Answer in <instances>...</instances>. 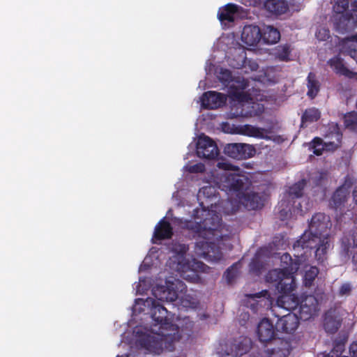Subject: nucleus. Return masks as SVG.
I'll return each mask as SVG.
<instances>
[{"mask_svg": "<svg viewBox=\"0 0 357 357\" xmlns=\"http://www.w3.org/2000/svg\"><path fill=\"white\" fill-rule=\"evenodd\" d=\"M144 305L150 307L154 323L150 329L145 328V332L140 329L135 331L139 345L149 353L157 355L174 351L175 343L180 340L181 335L178 326L172 323L170 313L152 298H147Z\"/></svg>", "mask_w": 357, "mask_h": 357, "instance_id": "f257e3e1", "label": "nucleus"}, {"mask_svg": "<svg viewBox=\"0 0 357 357\" xmlns=\"http://www.w3.org/2000/svg\"><path fill=\"white\" fill-rule=\"evenodd\" d=\"M193 215L195 219L201 218V220L188 221L185 227L202 238L196 243V252L205 259H220L222 252L213 240L218 238V230L221 226L222 218L216 212L204 208L201 211L195 209Z\"/></svg>", "mask_w": 357, "mask_h": 357, "instance_id": "f03ea898", "label": "nucleus"}, {"mask_svg": "<svg viewBox=\"0 0 357 357\" xmlns=\"http://www.w3.org/2000/svg\"><path fill=\"white\" fill-rule=\"evenodd\" d=\"M250 185L251 181L247 176L225 173L221 176L220 188L227 195H236L248 210H257L264 206L263 199L258 192H245Z\"/></svg>", "mask_w": 357, "mask_h": 357, "instance_id": "7ed1b4c3", "label": "nucleus"}, {"mask_svg": "<svg viewBox=\"0 0 357 357\" xmlns=\"http://www.w3.org/2000/svg\"><path fill=\"white\" fill-rule=\"evenodd\" d=\"M231 78V73L229 70L221 69L219 79L224 83H229L231 82L229 85L228 93L232 100L238 102L239 106L237 107L236 109H241L240 112L236 111L231 113V114L236 117L245 116L247 113L241 108L243 103L248 102L252 100L250 95L244 91L249 86L248 81L243 77H238L235 79H232Z\"/></svg>", "mask_w": 357, "mask_h": 357, "instance_id": "20e7f679", "label": "nucleus"}, {"mask_svg": "<svg viewBox=\"0 0 357 357\" xmlns=\"http://www.w3.org/2000/svg\"><path fill=\"white\" fill-rule=\"evenodd\" d=\"M342 134L337 123H329L324 135V139L314 137V155L319 156L324 151H331L337 149L342 142Z\"/></svg>", "mask_w": 357, "mask_h": 357, "instance_id": "39448f33", "label": "nucleus"}, {"mask_svg": "<svg viewBox=\"0 0 357 357\" xmlns=\"http://www.w3.org/2000/svg\"><path fill=\"white\" fill-rule=\"evenodd\" d=\"M185 291V284L180 280H175L172 282H167V286H158L154 288L153 294L158 301L174 302L179 298V294H182Z\"/></svg>", "mask_w": 357, "mask_h": 357, "instance_id": "423d86ee", "label": "nucleus"}, {"mask_svg": "<svg viewBox=\"0 0 357 357\" xmlns=\"http://www.w3.org/2000/svg\"><path fill=\"white\" fill-rule=\"evenodd\" d=\"M266 281L268 283H274L278 291L294 289L296 286L294 276L287 274L282 268L269 271L266 275Z\"/></svg>", "mask_w": 357, "mask_h": 357, "instance_id": "0eeeda50", "label": "nucleus"}, {"mask_svg": "<svg viewBox=\"0 0 357 357\" xmlns=\"http://www.w3.org/2000/svg\"><path fill=\"white\" fill-rule=\"evenodd\" d=\"M189 149H195V155L187 153V156H220V152L216 143L204 134L200 135L197 141L190 143Z\"/></svg>", "mask_w": 357, "mask_h": 357, "instance_id": "6e6552de", "label": "nucleus"}, {"mask_svg": "<svg viewBox=\"0 0 357 357\" xmlns=\"http://www.w3.org/2000/svg\"><path fill=\"white\" fill-rule=\"evenodd\" d=\"M299 325L298 317L295 313H288L278 319L275 324L278 331L291 334L295 332Z\"/></svg>", "mask_w": 357, "mask_h": 357, "instance_id": "1a4fd4ad", "label": "nucleus"}, {"mask_svg": "<svg viewBox=\"0 0 357 357\" xmlns=\"http://www.w3.org/2000/svg\"><path fill=\"white\" fill-rule=\"evenodd\" d=\"M249 299L250 308L253 312L257 313L261 307H268L271 305V296L268 290H262L256 294H246Z\"/></svg>", "mask_w": 357, "mask_h": 357, "instance_id": "9d476101", "label": "nucleus"}, {"mask_svg": "<svg viewBox=\"0 0 357 357\" xmlns=\"http://www.w3.org/2000/svg\"><path fill=\"white\" fill-rule=\"evenodd\" d=\"M276 328L267 318L262 319L257 325V333L259 340L261 342H268L275 339Z\"/></svg>", "mask_w": 357, "mask_h": 357, "instance_id": "9b49d317", "label": "nucleus"}, {"mask_svg": "<svg viewBox=\"0 0 357 357\" xmlns=\"http://www.w3.org/2000/svg\"><path fill=\"white\" fill-rule=\"evenodd\" d=\"M225 95L213 91L203 93L201 97L202 105L204 108L214 109L222 106L226 102Z\"/></svg>", "mask_w": 357, "mask_h": 357, "instance_id": "f8f14e48", "label": "nucleus"}, {"mask_svg": "<svg viewBox=\"0 0 357 357\" xmlns=\"http://www.w3.org/2000/svg\"><path fill=\"white\" fill-rule=\"evenodd\" d=\"M294 289L279 291L281 294L277 299V305L279 307L287 311L295 310L298 308L300 301L298 297L293 293Z\"/></svg>", "mask_w": 357, "mask_h": 357, "instance_id": "ddd939ff", "label": "nucleus"}, {"mask_svg": "<svg viewBox=\"0 0 357 357\" xmlns=\"http://www.w3.org/2000/svg\"><path fill=\"white\" fill-rule=\"evenodd\" d=\"M224 153L227 156H254L255 149L252 145L232 143L225 146Z\"/></svg>", "mask_w": 357, "mask_h": 357, "instance_id": "4468645a", "label": "nucleus"}, {"mask_svg": "<svg viewBox=\"0 0 357 357\" xmlns=\"http://www.w3.org/2000/svg\"><path fill=\"white\" fill-rule=\"evenodd\" d=\"M173 236V228L171 224L164 217L155 225L152 237L153 243H158V241L170 239Z\"/></svg>", "mask_w": 357, "mask_h": 357, "instance_id": "2eb2a0df", "label": "nucleus"}, {"mask_svg": "<svg viewBox=\"0 0 357 357\" xmlns=\"http://www.w3.org/2000/svg\"><path fill=\"white\" fill-rule=\"evenodd\" d=\"M241 40L247 45H257L261 40V30L257 25H246L243 29Z\"/></svg>", "mask_w": 357, "mask_h": 357, "instance_id": "dca6fc26", "label": "nucleus"}, {"mask_svg": "<svg viewBox=\"0 0 357 357\" xmlns=\"http://www.w3.org/2000/svg\"><path fill=\"white\" fill-rule=\"evenodd\" d=\"M351 186L352 182L350 179L345 181L344 183L334 192L330 202L331 206L338 208L344 204L347 200Z\"/></svg>", "mask_w": 357, "mask_h": 357, "instance_id": "f3484780", "label": "nucleus"}, {"mask_svg": "<svg viewBox=\"0 0 357 357\" xmlns=\"http://www.w3.org/2000/svg\"><path fill=\"white\" fill-rule=\"evenodd\" d=\"M266 353L268 357H287L290 354L289 344L282 339L274 340Z\"/></svg>", "mask_w": 357, "mask_h": 357, "instance_id": "a211bd4d", "label": "nucleus"}, {"mask_svg": "<svg viewBox=\"0 0 357 357\" xmlns=\"http://www.w3.org/2000/svg\"><path fill=\"white\" fill-rule=\"evenodd\" d=\"M328 64L337 75L344 76L349 79H357V73L347 68L344 60L339 56H335L330 59L328 61Z\"/></svg>", "mask_w": 357, "mask_h": 357, "instance_id": "6ab92c4d", "label": "nucleus"}, {"mask_svg": "<svg viewBox=\"0 0 357 357\" xmlns=\"http://www.w3.org/2000/svg\"><path fill=\"white\" fill-rule=\"evenodd\" d=\"M341 318L336 310H330L324 315L323 326L328 333H335L340 326Z\"/></svg>", "mask_w": 357, "mask_h": 357, "instance_id": "aec40b11", "label": "nucleus"}, {"mask_svg": "<svg viewBox=\"0 0 357 357\" xmlns=\"http://www.w3.org/2000/svg\"><path fill=\"white\" fill-rule=\"evenodd\" d=\"M241 7L233 3H228L219 9L218 13V20L221 22H233L236 15Z\"/></svg>", "mask_w": 357, "mask_h": 357, "instance_id": "412c9836", "label": "nucleus"}, {"mask_svg": "<svg viewBox=\"0 0 357 357\" xmlns=\"http://www.w3.org/2000/svg\"><path fill=\"white\" fill-rule=\"evenodd\" d=\"M280 39V32L271 25H266L261 30V40L264 43L271 45L277 43Z\"/></svg>", "mask_w": 357, "mask_h": 357, "instance_id": "4be33fe9", "label": "nucleus"}, {"mask_svg": "<svg viewBox=\"0 0 357 357\" xmlns=\"http://www.w3.org/2000/svg\"><path fill=\"white\" fill-rule=\"evenodd\" d=\"M264 7L269 13L277 15L284 14L288 10L285 0H266Z\"/></svg>", "mask_w": 357, "mask_h": 357, "instance_id": "5701e85b", "label": "nucleus"}, {"mask_svg": "<svg viewBox=\"0 0 357 357\" xmlns=\"http://www.w3.org/2000/svg\"><path fill=\"white\" fill-rule=\"evenodd\" d=\"M309 229L306 230L304 234L294 244V248H301L303 250L312 248V231L310 228L312 225V218L308 220Z\"/></svg>", "mask_w": 357, "mask_h": 357, "instance_id": "b1692460", "label": "nucleus"}, {"mask_svg": "<svg viewBox=\"0 0 357 357\" xmlns=\"http://www.w3.org/2000/svg\"><path fill=\"white\" fill-rule=\"evenodd\" d=\"M281 268L286 271L287 274L294 275V273L298 270V264L294 262L291 255L285 252L280 257Z\"/></svg>", "mask_w": 357, "mask_h": 357, "instance_id": "393cba45", "label": "nucleus"}, {"mask_svg": "<svg viewBox=\"0 0 357 357\" xmlns=\"http://www.w3.org/2000/svg\"><path fill=\"white\" fill-rule=\"evenodd\" d=\"M317 225V229L320 235L326 233L330 225L328 216L323 213H317L314 216V225Z\"/></svg>", "mask_w": 357, "mask_h": 357, "instance_id": "a878e982", "label": "nucleus"}, {"mask_svg": "<svg viewBox=\"0 0 357 357\" xmlns=\"http://www.w3.org/2000/svg\"><path fill=\"white\" fill-rule=\"evenodd\" d=\"M178 301L180 305L185 308H196L199 305L197 299L190 294L183 293L179 294Z\"/></svg>", "mask_w": 357, "mask_h": 357, "instance_id": "bb28decb", "label": "nucleus"}, {"mask_svg": "<svg viewBox=\"0 0 357 357\" xmlns=\"http://www.w3.org/2000/svg\"><path fill=\"white\" fill-rule=\"evenodd\" d=\"M344 124L347 129L357 132V112L347 113L344 116Z\"/></svg>", "mask_w": 357, "mask_h": 357, "instance_id": "cd10ccee", "label": "nucleus"}, {"mask_svg": "<svg viewBox=\"0 0 357 357\" xmlns=\"http://www.w3.org/2000/svg\"><path fill=\"white\" fill-rule=\"evenodd\" d=\"M298 308V319L307 321L312 317V308L311 305H307L304 303L303 301H301Z\"/></svg>", "mask_w": 357, "mask_h": 357, "instance_id": "c85d7f7f", "label": "nucleus"}, {"mask_svg": "<svg viewBox=\"0 0 357 357\" xmlns=\"http://www.w3.org/2000/svg\"><path fill=\"white\" fill-rule=\"evenodd\" d=\"M306 185V181L302 179L294 183L289 189V195L291 198H298L302 197L303 191Z\"/></svg>", "mask_w": 357, "mask_h": 357, "instance_id": "c756f323", "label": "nucleus"}, {"mask_svg": "<svg viewBox=\"0 0 357 357\" xmlns=\"http://www.w3.org/2000/svg\"><path fill=\"white\" fill-rule=\"evenodd\" d=\"M238 133L256 137L261 135V130L259 128L246 124L239 127Z\"/></svg>", "mask_w": 357, "mask_h": 357, "instance_id": "7c9ffc66", "label": "nucleus"}, {"mask_svg": "<svg viewBox=\"0 0 357 357\" xmlns=\"http://www.w3.org/2000/svg\"><path fill=\"white\" fill-rule=\"evenodd\" d=\"M290 53V47L289 45L286 44L278 47L276 52V56L280 60L287 61L289 60Z\"/></svg>", "mask_w": 357, "mask_h": 357, "instance_id": "2f4dec72", "label": "nucleus"}, {"mask_svg": "<svg viewBox=\"0 0 357 357\" xmlns=\"http://www.w3.org/2000/svg\"><path fill=\"white\" fill-rule=\"evenodd\" d=\"M323 236H325V235L323 234ZM327 245V238L324 237V239L321 241L319 246L317 248L316 257H318V261H320L321 262H323L325 259V255L328 248Z\"/></svg>", "mask_w": 357, "mask_h": 357, "instance_id": "473e14b6", "label": "nucleus"}, {"mask_svg": "<svg viewBox=\"0 0 357 357\" xmlns=\"http://www.w3.org/2000/svg\"><path fill=\"white\" fill-rule=\"evenodd\" d=\"M238 267L239 264L234 263L233 265L229 266L225 272L224 275L229 283L231 282L236 277Z\"/></svg>", "mask_w": 357, "mask_h": 357, "instance_id": "72a5a7b5", "label": "nucleus"}, {"mask_svg": "<svg viewBox=\"0 0 357 357\" xmlns=\"http://www.w3.org/2000/svg\"><path fill=\"white\" fill-rule=\"evenodd\" d=\"M349 0H337L333 6V10L336 13L342 14L349 8Z\"/></svg>", "mask_w": 357, "mask_h": 357, "instance_id": "f704fd0d", "label": "nucleus"}, {"mask_svg": "<svg viewBox=\"0 0 357 357\" xmlns=\"http://www.w3.org/2000/svg\"><path fill=\"white\" fill-rule=\"evenodd\" d=\"M185 170L190 173H203L205 172V165L199 162L195 165L188 164L185 166Z\"/></svg>", "mask_w": 357, "mask_h": 357, "instance_id": "c9c22d12", "label": "nucleus"}, {"mask_svg": "<svg viewBox=\"0 0 357 357\" xmlns=\"http://www.w3.org/2000/svg\"><path fill=\"white\" fill-rule=\"evenodd\" d=\"M188 250V246L185 244L174 243L172 247V251L179 255H184Z\"/></svg>", "mask_w": 357, "mask_h": 357, "instance_id": "e433bc0d", "label": "nucleus"}, {"mask_svg": "<svg viewBox=\"0 0 357 357\" xmlns=\"http://www.w3.org/2000/svg\"><path fill=\"white\" fill-rule=\"evenodd\" d=\"M222 126L223 131L227 133H238L239 129V127H235L234 125H231L228 122L223 123Z\"/></svg>", "mask_w": 357, "mask_h": 357, "instance_id": "4c0bfd02", "label": "nucleus"}, {"mask_svg": "<svg viewBox=\"0 0 357 357\" xmlns=\"http://www.w3.org/2000/svg\"><path fill=\"white\" fill-rule=\"evenodd\" d=\"M218 167L220 169H225V170H234V171H238L239 168L237 166H235L234 165H231L229 162H218Z\"/></svg>", "mask_w": 357, "mask_h": 357, "instance_id": "58836bf2", "label": "nucleus"}, {"mask_svg": "<svg viewBox=\"0 0 357 357\" xmlns=\"http://www.w3.org/2000/svg\"><path fill=\"white\" fill-rule=\"evenodd\" d=\"M343 54L349 56L357 63V50L354 48H346L343 50Z\"/></svg>", "mask_w": 357, "mask_h": 357, "instance_id": "ea45409f", "label": "nucleus"}, {"mask_svg": "<svg viewBox=\"0 0 357 357\" xmlns=\"http://www.w3.org/2000/svg\"><path fill=\"white\" fill-rule=\"evenodd\" d=\"M315 35L319 40H324L329 37V31L326 29H322L317 31Z\"/></svg>", "mask_w": 357, "mask_h": 357, "instance_id": "a19ab883", "label": "nucleus"}, {"mask_svg": "<svg viewBox=\"0 0 357 357\" xmlns=\"http://www.w3.org/2000/svg\"><path fill=\"white\" fill-rule=\"evenodd\" d=\"M344 343L338 342L335 345V347H334L333 349L331 351V354H332L334 356L337 354V357H339V355L340 354H342V352L344 351Z\"/></svg>", "mask_w": 357, "mask_h": 357, "instance_id": "79ce46f5", "label": "nucleus"}, {"mask_svg": "<svg viewBox=\"0 0 357 357\" xmlns=\"http://www.w3.org/2000/svg\"><path fill=\"white\" fill-rule=\"evenodd\" d=\"M307 95L312 99V72H310L307 76Z\"/></svg>", "mask_w": 357, "mask_h": 357, "instance_id": "37998d69", "label": "nucleus"}, {"mask_svg": "<svg viewBox=\"0 0 357 357\" xmlns=\"http://www.w3.org/2000/svg\"><path fill=\"white\" fill-rule=\"evenodd\" d=\"M304 284L305 287H311L312 285V271L311 268L308 270L305 275Z\"/></svg>", "mask_w": 357, "mask_h": 357, "instance_id": "c03bdc74", "label": "nucleus"}, {"mask_svg": "<svg viewBox=\"0 0 357 357\" xmlns=\"http://www.w3.org/2000/svg\"><path fill=\"white\" fill-rule=\"evenodd\" d=\"M326 295L324 292L319 289L317 290L314 298L316 300L317 303H322L326 300Z\"/></svg>", "mask_w": 357, "mask_h": 357, "instance_id": "a18cd8bd", "label": "nucleus"}, {"mask_svg": "<svg viewBox=\"0 0 357 357\" xmlns=\"http://www.w3.org/2000/svg\"><path fill=\"white\" fill-rule=\"evenodd\" d=\"M351 290V285L348 283L343 284L340 288L339 293L342 296L347 295L350 293Z\"/></svg>", "mask_w": 357, "mask_h": 357, "instance_id": "49530a36", "label": "nucleus"}, {"mask_svg": "<svg viewBox=\"0 0 357 357\" xmlns=\"http://www.w3.org/2000/svg\"><path fill=\"white\" fill-rule=\"evenodd\" d=\"M349 353L353 357H357V342H354L350 345Z\"/></svg>", "mask_w": 357, "mask_h": 357, "instance_id": "de8ad7c7", "label": "nucleus"}, {"mask_svg": "<svg viewBox=\"0 0 357 357\" xmlns=\"http://www.w3.org/2000/svg\"><path fill=\"white\" fill-rule=\"evenodd\" d=\"M289 212H290L289 209V210H286L284 208L280 209V211H279L280 218L282 220H286L289 215Z\"/></svg>", "mask_w": 357, "mask_h": 357, "instance_id": "09e8293b", "label": "nucleus"}, {"mask_svg": "<svg viewBox=\"0 0 357 357\" xmlns=\"http://www.w3.org/2000/svg\"><path fill=\"white\" fill-rule=\"evenodd\" d=\"M301 120H302V125H303L304 123L307 121H312V115H310L309 112L307 110H306L304 112V114H303Z\"/></svg>", "mask_w": 357, "mask_h": 357, "instance_id": "8fccbe9b", "label": "nucleus"}, {"mask_svg": "<svg viewBox=\"0 0 357 357\" xmlns=\"http://www.w3.org/2000/svg\"><path fill=\"white\" fill-rule=\"evenodd\" d=\"M213 191H214V188L211 186H206L202 188L200 192H202L204 195L213 194Z\"/></svg>", "mask_w": 357, "mask_h": 357, "instance_id": "3c124183", "label": "nucleus"}, {"mask_svg": "<svg viewBox=\"0 0 357 357\" xmlns=\"http://www.w3.org/2000/svg\"><path fill=\"white\" fill-rule=\"evenodd\" d=\"M346 42H356L357 43V33L346 37L344 39Z\"/></svg>", "mask_w": 357, "mask_h": 357, "instance_id": "603ef678", "label": "nucleus"}, {"mask_svg": "<svg viewBox=\"0 0 357 357\" xmlns=\"http://www.w3.org/2000/svg\"><path fill=\"white\" fill-rule=\"evenodd\" d=\"M321 117V113L318 109L314 108V121L319 120Z\"/></svg>", "mask_w": 357, "mask_h": 357, "instance_id": "864d4df0", "label": "nucleus"}, {"mask_svg": "<svg viewBox=\"0 0 357 357\" xmlns=\"http://www.w3.org/2000/svg\"><path fill=\"white\" fill-rule=\"evenodd\" d=\"M319 90V83L318 81L314 79V97L315 96V93H317Z\"/></svg>", "mask_w": 357, "mask_h": 357, "instance_id": "5fc2aeb1", "label": "nucleus"}, {"mask_svg": "<svg viewBox=\"0 0 357 357\" xmlns=\"http://www.w3.org/2000/svg\"><path fill=\"white\" fill-rule=\"evenodd\" d=\"M258 68V64L256 62H253L251 65L252 70H257Z\"/></svg>", "mask_w": 357, "mask_h": 357, "instance_id": "6e6d98bb", "label": "nucleus"}, {"mask_svg": "<svg viewBox=\"0 0 357 357\" xmlns=\"http://www.w3.org/2000/svg\"><path fill=\"white\" fill-rule=\"evenodd\" d=\"M353 196H354V199L355 202L357 204V188H355V190H354Z\"/></svg>", "mask_w": 357, "mask_h": 357, "instance_id": "4d7b16f0", "label": "nucleus"}, {"mask_svg": "<svg viewBox=\"0 0 357 357\" xmlns=\"http://www.w3.org/2000/svg\"><path fill=\"white\" fill-rule=\"evenodd\" d=\"M353 241L354 245L357 247V232L354 234Z\"/></svg>", "mask_w": 357, "mask_h": 357, "instance_id": "13d9d810", "label": "nucleus"}, {"mask_svg": "<svg viewBox=\"0 0 357 357\" xmlns=\"http://www.w3.org/2000/svg\"><path fill=\"white\" fill-rule=\"evenodd\" d=\"M325 176H326V174L325 173H321L320 174V177H319L320 183H321V181L324 180Z\"/></svg>", "mask_w": 357, "mask_h": 357, "instance_id": "bf43d9fd", "label": "nucleus"}, {"mask_svg": "<svg viewBox=\"0 0 357 357\" xmlns=\"http://www.w3.org/2000/svg\"><path fill=\"white\" fill-rule=\"evenodd\" d=\"M323 357H337V354H336L335 356L333 355L332 354H328L327 355H324Z\"/></svg>", "mask_w": 357, "mask_h": 357, "instance_id": "052dcab7", "label": "nucleus"}, {"mask_svg": "<svg viewBox=\"0 0 357 357\" xmlns=\"http://www.w3.org/2000/svg\"><path fill=\"white\" fill-rule=\"evenodd\" d=\"M243 66V63H237L236 66H234L236 68H241Z\"/></svg>", "mask_w": 357, "mask_h": 357, "instance_id": "680f3d73", "label": "nucleus"}, {"mask_svg": "<svg viewBox=\"0 0 357 357\" xmlns=\"http://www.w3.org/2000/svg\"><path fill=\"white\" fill-rule=\"evenodd\" d=\"M319 273V271L317 268L314 267L313 274L315 275V274H318Z\"/></svg>", "mask_w": 357, "mask_h": 357, "instance_id": "e2e57ef3", "label": "nucleus"}, {"mask_svg": "<svg viewBox=\"0 0 357 357\" xmlns=\"http://www.w3.org/2000/svg\"><path fill=\"white\" fill-rule=\"evenodd\" d=\"M199 265H198V267L205 266V264H204V263H202V262H199Z\"/></svg>", "mask_w": 357, "mask_h": 357, "instance_id": "0e129e2a", "label": "nucleus"}, {"mask_svg": "<svg viewBox=\"0 0 357 357\" xmlns=\"http://www.w3.org/2000/svg\"><path fill=\"white\" fill-rule=\"evenodd\" d=\"M236 208H235L234 207L232 208V210H231V213H234L236 211Z\"/></svg>", "mask_w": 357, "mask_h": 357, "instance_id": "69168bd1", "label": "nucleus"}, {"mask_svg": "<svg viewBox=\"0 0 357 357\" xmlns=\"http://www.w3.org/2000/svg\"><path fill=\"white\" fill-rule=\"evenodd\" d=\"M206 159H220L221 158H215V157H213V158H206Z\"/></svg>", "mask_w": 357, "mask_h": 357, "instance_id": "338daca9", "label": "nucleus"}, {"mask_svg": "<svg viewBox=\"0 0 357 357\" xmlns=\"http://www.w3.org/2000/svg\"><path fill=\"white\" fill-rule=\"evenodd\" d=\"M299 205H300V207H301V213H305V211H304V210H303V209H302V206H301V204H299Z\"/></svg>", "mask_w": 357, "mask_h": 357, "instance_id": "774afa93", "label": "nucleus"}]
</instances>
